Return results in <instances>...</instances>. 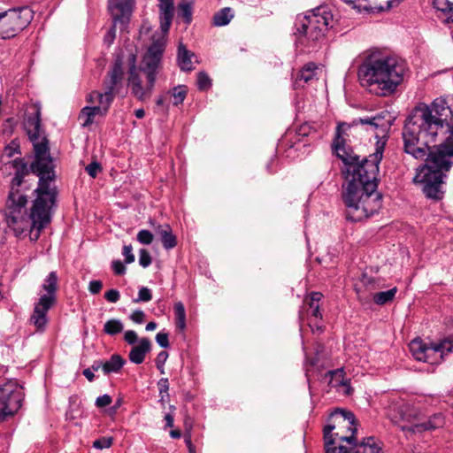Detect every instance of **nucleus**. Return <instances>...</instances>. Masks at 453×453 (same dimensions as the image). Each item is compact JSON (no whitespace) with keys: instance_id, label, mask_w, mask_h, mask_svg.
I'll return each instance as SVG.
<instances>
[{"instance_id":"obj_17","label":"nucleus","mask_w":453,"mask_h":453,"mask_svg":"<svg viewBox=\"0 0 453 453\" xmlns=\"http://www.w3.org/2000/svg\"><path fill=\"white\" fill-rule=\"evenodd\" d=\"M322 298V294L319 292H312L309 296H307L304 300L303 309L305 311H300V319H304V313L308 317V319H314L318 320L322 318V314L319 310V302Z\"/></svg>"},{"instance_id":"obj_57","label":"nucleus","mask_w":453,"mask_h":453,"mask_svg":"<svg viewBox=\"0 0 453 453\" xmlns=\"http://www.w3.org/2000/svg\"><path fill=\"white\" fill-rule=\"evenodd\" d=\"M134 115L138 119H142L144 117V115H145L144 110L143 109H137V110H135Z\"/></svg>"},{"instance_id":"obj_1","label":"nucleus","mask_w":453,"mask_h":453,"mask_svg":"<svg viewBox=\"0 0 453 453\" xmlns=\"http://www.w3.org/2000/svg\"><path fill=\"white\" fill-rule=\"evenodd\" d=\"M24 127L33 143L35 159L30 169L22 158L10 162L14 177L5 203V216L16 236L27 232L30 240L35 242L50 222L56 203L55 165L48 139L42 129L39 108H35L27 116Z\"/></svg>"},{"instance_id":"obj_16","label":"nucleus","mask_w":453,"mask_h":453,"mask_svg":"<svg viewBox=\"0 0 453 453\" xmlns=\"http://www.w3.org/2000/svg\"><path fill=\"white\" fill-rule=\"evenodd\" d=\"M123 69L120 60L115 61L107 77L104 81V90L116 94L123 80Z\"/></svg>"},{"instance_id":"obj_5","label":"nucleus","mask_w":453,"mask_h":453,"mask_svg":"<svg viewBox=\"0 0 453 453\" xmlns=\"http://www.w3.org/2000/svg\"><path fill=\"white\" fill-rule=\"evenodd\" d=\"M407 71L404 60L395 56H371L358 67L360 85L379 96L394 94Z\"/></svg>"},{"instance_id":"obj_8","label":"nucleus","mask_w":453,"mask_h":453,"mask_svg":"<svg viewBox=\"0 0 453 453\" xmlns=\"http://www.w3.org/2000/svg\"><path fill=\"white\" fill-rule=\"evenodd\" d=\"M58 275L51 272L44 280L39 293V299L35 303L30 322L38 329L43 330L48 323L47 313L57 302Z\"/></svg>"},{"instance_id":"obj_50","label":"nucleus","mask_w":453,"mask_h":453,"mask_svg":"<svg viewBox=\"0 0 453 453\" xmlns=\"http://www.w3.org/2000/svg\"><path fill=\"white\" fill-rule=\"evenodd\" d=\"M103 288V283L101 280H91L89 282L88 290L92 294H98Z\"/></svg>"},{"instance_id":"obj_27","label":"nucleus","mask_w":453,"mask_h":453,"mask_svg":"<svg viewBox=\"0 0 453 453\" xmlns=\"http://www.w3.org/2000/svg\"><path fill=\"white\" fill-rule=\"evenodd\" d=\"M194 56L193 53L188 51L183 44H180L178 48V65L183 71H191L193 69L191 58Z\"/></svg>"},{"instance_id":"obj_11","label":"nucleus","mask_w":453,"mask_h":453,"mask_svg":"<svg viewBox=\"0 0 453 453\" xmlns=\"http://www.w3.org/2000/svg\"><path fill=\"white\" fill-rule=\"evenodd\" d=\"M24 399L22 387L13 380L0 386V422L14 416L21 408Z\"/></svg>"},{"instance_id":"obj_24","label":"nucleus","mask_w":453,"mask_h":453,"mask_svg":"<svg viewBox=\"0 0 453 453\" xmlns=\"http://www.w3.org/2000/svg\"><path fill=\"white\" fill-rule=\"evenodd\" d=\"M105 114L98 106H85L81 109L79 119L82 120L83 127H88L94 122L96 115L104 116Z\"/></svg>"},{"instance_id":"obj_46","label":"nucleus","mask_w":453,"mask_h":453,"mask_svg":"<svg viewBox=\"0 0 453 453\" xmlns=\"http://www.w3.org/2000/svg\"><path fill=\"white\" fill-rule=\"evenodd\" d=\"M104 297L110 303H117L120 298V294L117 289H111L105 292Z\"/></svg>"},{"instance_id":"obj_54","label":"nucleus","mask_w":453,"mask_h":453,"mask_svg":"<svg viewBox=\"0 0 453 453\" xmlns=\"http://www.w3.org/2000/svg\"><path fill=\"white\" fill-rule=\"evenodd\" d=\"M82 374L87 378L88 381H93L95 379L94 372L90 368L83 370Z\"/></svg>"},{"instance_id":"obj_34","label":"nucleus","mask_w":453,"mask_h":453,"mask_svg":"<svg viewBox=\"0 0 453 453\" xmlns=\"http://www.w3.org/2000/svg\"><path fill=\"white\" fill-rule=\"evenodd\" d=\"M180 14L184 19L187 24H189L192 19V5L190 3H182L179 6Z\"/></svg>"},{"instance_id":"obj_14","label":"nucleus","mask_w":453,"mask_h":453,"mask_svg":"<svg viewBox=\"0 0 453 453\" xmlns=\"http://www.w3.org/2000/svg\"><path fill=\"white\" fill-rule=\"evenodd\" d=\"M134 0H110L109 9L111 12L114 23L118 21L127 23L133 12Z\"/></svg>"},{"instance_id":"obj_19","label":"nucleus","mask_w":453,"mask_h":453,"mask_svg":"<svg viewBox=\"0 0 453 453\" xmlns=\"http://www.w3.org/2000/svg\"><path fill=\"white\" fill-rule=\"evenodd\" d=\"M114 94L105 90H104L103 93L98 91H92L88 94L87 101L91 104L98 106L103 111L107 113L111 103L114 100Z\"/></svg>"},{"instance_id":"obj_22","label":"nucleus","mask_w":453,"mask_h":453,"mask_svg":"<svg viewBox=\"0 0 453 453\" xmlns=\"http://www.w3.org/2000/svg\"><path fill=\"white\" fill-rule=\"evenodd\" d=\"M155 230L159 234L165 250H171L176 246V237L173 234L172 228L168 224L157 225Z\"/></svg>"},{"instance_id":"obj_28","label":"nucleus","mask_w":453,"mask_h":453,"mask_svg":"<svg viewBox=\"0 0 453 453\" xmlns=\"http://www.w3.org/2000/svg\"><path fill=\"white\" fill-rule=\"evenodd\" d=\"M234 18V12L231 8L226 7L215 13L213 17V24L217 27L227 25Z\"/></svg>"},{"instance_id":"obj_37","label":"nucleus","mask_w":453,"mask_h":453,"mask_svg":"<svg viewBox=\"0 0 453 453\" xmlns=\"http://www.w3.org/2000/svg\"><path fill=\"white\" fill-rule=\"evenodd\" d=\"M113 443V438L109 436V437H101L97 440H96L94 442H93V447L95 449H109L110 447H111Z\"/></svg>"},{"instance_id":"obj_32","label":"nucleus","mask_w":453,"mask_h":453,"mask_svg":"<svg viewBox=\"0 0 453 453\" xmlns=\"http://www.w3.org/2000/svg\"><path fill=\"white\" fill-rule=\"evenodd\" d=\"M158 390H159V403L165 406V403L169 402L170 396L168 394L169 390V383L168 379L162 378L157 382Z\"/></svg>"},{"instance_id":"obj_13","label":"nucleus","mask_w":453,"mask_h":453,"mask_svg":"<svg viewBox=\"0 0 453 453\" xmlns=\"http://www.w3.org/2000/svg\"><path fill=\"white\" fill-rule=\"evenodd\" d=\"M361 124L370 126V129L373 130L375 136H384L391 127V116L386 111H380L372 117L360 118L357 120Z\"/></svg>"},{"instance_id":"obj_59","label":"nucleus","mask_w":453,"mask_h":453,"mask_svg":"<svg viewBox=\"0 0 453 453\" xmlns=\"http://www.w3.org/2000/svg\"><path fill=\"white\" fill-rule=\"evenodd\" d=\"M165 96H160L157 100V105L158 106H164L165 103Z\"/></svg>"},{"instance_id":"obj_47","label":"nucleus","mask_w":453,"mask_h":453,"mask_svg":"<svg viewBox=\"0 0 453 453\" xmlns=\"http://www.w3.org/2000/svg\"><path fill=\"white\" fill-rule=\"evenodd\" d=\"M130 319L134 323L142 324L145 319V313L142 310H136L130 315Z\"/></svg>"},{"instance_id":"obj_4","label":"nucleus","mask_w":453,"mask_h":453,"mask_svg":"<svg viewBox=\"0 0 453 453\" xmlns=\"http://www.w3.org/2000/svg\"><path fill=\"white\" fill-rule=\"evenodd\" d=\"M160 32L156 33L152 43L142 58L140 70L135 65V56L129 58L128 86L133 95L140 101L149 98L153 90L157 71L165 50V36L173 17V0H159Z\"/></svg>"},{"instance_id":"obj_6","label":"nucleus","mask_w":453,"mask_h":453,"mask_svg":"<svg viewBox=\"0 0 453 453\" xmlns=\"http://www.w3.org/2000/svg\"><path fill=\"white\" fill-rule=\"evenodd\" d=\"M334 25V15L327 5L298 15L295 23L296 42L304 48L313 49L324 40L325 32Z\"/></svg>"},{"instance_id":"obj_9","label":"nucleus","mask_w":453,"mask_h":453,"mask_svg":"<svg viewBox=\"0 0 453 453\" xmlns=\"http://www.w3.org/2000/svg\"><path fill=\"white\" fill-rule=\"evenodd\" d=\"M34 17L28 6L0 12V39H11L26 28Z\"/></svg>"},{"instance_id":"obj_3","label":"nucleus","mask_w":453,"mask_h":453,"mask_svg":"<svg viewBox=\"0 0 453 453\" xmlns=\"http://www.w3.org/2000/svg\"><path fill=\"white\" fill-rule=\"evenodd\" d=\"M342 126H338L333 143L336 156L343 162L345 177L342 199L346 217L352 221H361L378 212L382 205L381 195L377 192L379 164L383 157V146H377L368 157H359L345 146L341 134Z\"/></svg>"},{"instance_id":"obj_2","label":"nucleus","mask_w":453,"mask_h":453,"mask_svg":"<svg viewBox=\"0 0 453 453\" xmlns=\"http://www.w3.org/2000/svg\"><path fill=\"white\" fill-rule=\"evenodd\" d=\"M403 139L406 153L417 159L426 156L414 180L424 184L427 197L441 199L443 178L453 165V96L417 108L405 121Z\"/></svg>"},{"instance_id":"obj_18","label":"nucleus","mask_w":453,"mask_h":453,"mask_svg":"<svg viewBox=\"0 0 453 453\" xmlns=\"http://www.w3.org/2000/svg\"><path fill=\"white\" fill-rule=\"evenodd\" d=\"M151 342L148 338H141L138 345L133 346L128 358L130 362L140 365L145 360L146 354L150 351Z\"/></svg>"},{"instance_id":"obj_26","label":"nucleus","mask_w":453,"mask_h":453,"mask_svg":"<svg viewBox=\"0 0 453 453\" xmlns=\"http://www.w3.org/2000/svg\"><path fill=\"white\" fill-rule=\"evenodd\" d=\"M434 7L444 16V22L453 23V0H434Z\"/></svg>"},{"instance_id":"obj_44","label":"nucleus","mask_w":453,"mask_h":453,"mask_svg":"<svg viewBox=\"0 0 453 453\" xmlns=\"http://www.w3.org/2000/svg\"><path fill=\"white\" fill-rule=\"evenodd\" d=\"M111 397L105 394L96 398V405L98 408L106 407L111 403Z\"/></svg>"},{"instance_id":"obj_29","label":"nucleus","mask_w":453,"mask_h":453,"mask_svg":"<svg viewBox=\"0 0 453 453\" xmlns=\"http://www.w3.org/2000/svg\"><path fill=\"white\" fill-rule=\"evenodd\" d=\"M396 292V287H394L387 291L377 292L373 295V301L379 305H384L393 301Z\"/></svg>"},{"instance_id":"obj_52","label":"nucleus","mask_w":453,"mask_h":453,"mask_svg":"<svg viewBox=\"0 0 453 453\" xmlns=\"http://www.w3.org/2000/svg\"><path fill=\"white\" fill-rule=\"evenodd\" d=\"M115 38V27H111L104 36V42L111 44Z\"/></svg>"},{"instance_id":"obj_30","label":"nucleus","mask_w":453,"mask_h":453,"mask_svg":"<svg viewBox=\"0 0 453 453\" xmlns=\"http://www.w3.org/2000/svg\"><path fill=\"white\" fill-rule=\"evenodd\" d=\"M174 313L176 317V326L180 331L186 328V311L185 307L181 302H177L174 304Z\"/></svg>"},{"instance_id":"obj_25","label":"nucleus","mask_w":453,"mask_h":453,"mask_svg":"<svg viewBox=\"0 0 453 453\" xmlns=\"http://www.w3.org/2000/svg\"><path fill=\"white\" fill-rule=\"evenodd\" d=\"M125 364L126 360L120 355L113 354L109 360L104 362V373L105 375L111 372L117 373L122 369Z\"/></svg>"},{"instance_id":"obj_53","label":"nucleus","mask_w":453,"mask_h":453,"mask_svg":"<svg viewBox=\"0 0 453 453\" xmlns=\"http://www.w3.org/2000/svg\"><path fill=\"white\" fill-rule=\"evenodd\" d=\"M90 369L93 372H97L98 370L102 369L104 372V361L102 360H95L90 367Z\"/></svg>"},{"instance_id":"obj_41","label":"nucleus","mask_w":453,"mask_h":453,"mask_svg":"<svg viewBox=\"0 0 453 453\" xmlns=\"http://www.w3.org/2000/svg\"><path fill=\"white\" fill-rule=\"evenodd\" d=\"M85 170L89 176L96 178L97 173L101 172L102 167L97 162H91L86 166Z\"/></svg>"},{"instance_id":"obj_21","label":"nucleus","mask_w":453,"mask_h":453,"mask_svg":"<svg viewBox=\"0 0 453 453\" xmlns=\"http://www.w3.org/2000/svg\"><path fill=\"white\" fill-rule=\"evenodd\" d=\"M349 453H382L381 448L373 437L365 439L359 443L349 446Z\"/></svg>"},{"instance_id":"obj_12","label":"nucleus","mask_w":453,"mask_h":453,"mask_svg":"<svg viewBox=\"0 0 453 453\" xmlns=\"http://www.w3.org/2000/svg\"><path fill=\"white\" fill-rule=\"evenodd\" d=\"M420 414L419 410L413 403L402 398L392 399L387 408L389 419L401 427L403 426L402 423L413 426L418 420Z\"/></svg>"},{"instance_id":"obj_45","label":"nucleus","mask_w":453,"mask_h":453,"mask_svg":"<svg viewBox=\"0 0 453 453\" xmlns=\"http://www.w3.org/2000/svg\"><path fill=\"white\" fill-rule=\"evenodd\" d=\"M156 342L162 348H167L169 346L168 334L159 332L156 335Z\"/></svg>"},{"instance_id":"obj_56","label":"nucleus","mask_w":453,"mask_h":453,"mask_svg":"<svg viewBox=\"0 0 453 453\" xmlns=\"http://www.w3.org/2000/svg\"><path fill=\"white\" fill-rule=\"evenodd\" d=\"M157 328V323L154 322V321H151V322H149L147 325H146V330L147 331H153Z\"/></svg>"},{"instance_id":"obj_23","label":"nucleus","mask_w":453,"mask_h":453,"mask_svg":"<svg viewBox=\"0 0 453 453\" xmlns=\"http://www.w3.org/2000/svg\"><path fill=\"white\" fill-rule=\"evenodd\" d=\"M328 374L331 376L330 384L334 388H339L343 389V393L345 395H350L351 394V388L349 384L344 380L343 375L344 372L343 369H336L334 371H329Z\"/></svg>"},{"instance_id":"obj_62","label":"nucleus","mask_w":453,"mask_h":453,"mask_svg":"<svg viewBox=\"0 0 453 453\" xmlns=\"http://www.w3.org/2000/svg\"><path fill=\"white\" fill-rule=\"evenodd\" d=\"M143 31H146V33H148V32H149V27H146L143 25V26H142V33Z\"/></svg>"},{"instance_id":"obj_39","label":"nucleus","mask_w":453,"mask_h":453,"mask_svg":"<svg viewBox=\"0 0 453 453\" xmlns=\"http://www.w3.org/2000/svg\"><path fill=\"white\" fill-rule=\"evenodd\" d=\"M152 262V258L149 251L145 249H142L139 251V264L143 268L148 267L150 265Z\"/></svg>"},{"instance_id":"obj_35","label":"nucleus","mask_w":453,"mask_h":453,"mask_svg":"<svg viewBox=\"0 0 453 453\" xmlns=\"http://www.w3.org/2000/svg\"><path fill=\"white\" fill-rule=\"evenodd\" d=\"M211 86V81L208 74L204 72H200L197 75V87L200 90H207Z\"/></svg>"},{"instance_id":"obj_15","label":"nucleus","mask_w":453,"mask_h":453,"mask_svg":"<svg viewBox=\"0 0 453 453\" xmlns=\"http://www.w3.org/2000/svg\"><path fill=\"white\" fill-rule=\"evenodd\" d=\"M445 419L441 413H435L428 418L426 421L418 420L413 426H403L402 430L409 431L411 433H423L426 431H434L444 426Z\"/></svg>"},{"instance_id":"obj_31","label":"nucleus","mask_w":453,"mask_h":453,"mask_svg":"<svg viewBox=\"0 0 453 453\" xmlns=\"http://www.w3.org/2000/svg\"><path fill=\"white\" fill-rule=\"evenodd\" d=\"M124 329V325L119 319H111L105 322L104 331L105 334L114 335L121 333Z\"/></svg>"},{"instance_id":"obj_60","label":"nucleus","mask_w":453,"mask_h":453,"mask_svg":"<svg viewBox=\"0 0 453 453\" xmlns=\"http://www.w3.org/2000/svg\"><path fill=\"white\" fill-rule=\"evenodd\" d=\"M186 442H187V444H188V446L189 452H190V453H194V448H193V445H192V443H191L190 439H187V440H186Z\"/></svg>"},{"instance_id":"obj_61","label":"nucleus","mask_w":453,"mask_h":453,"mask_svg":"<svg viewBox=\"0 0 453 453\" xmlns=\"http://www.w3.org/2000/svg\"><path fill=\"white\" fill-rule=\"evenodd\" d=\"M5 153L8 155V156H12V148L11 147H6L5 148Z\"/></svg>"},{"instance_id":"obj_20","label":"nucleus","mask_w":453,"mask_h":453,"mask_svg":"<svg viewBox=\"0 0 453 453\" xmlns=\"http://www.w3.org/2000/svg\"><path fill=\"white\" fill-rule=\"evenodd\" d=\"M318 66L314 63L306 64L303 69L298 73L297 77L294 81V88L303 87L304 84L316 79Z\"/></svg>"},{"instance_id":"obj_36","label":"nucleus","mask_w":453,"mask_h":453,"mask_svg":"<svg viewBox=\"0 0 453 453\" xmlns=\"http://www.w3.org/2000/svg\"><path fill=\"white\" fill-rule=\"evenodd\" d=\"M137 241L143 245H149L153 242L154 235L146 229L140 230L136 235Z\"/></svg>"},{"instance_id":"obj_42","label":"nucleus","mask_w":453,"mask_h":453,"mask_svg":"<svg viewBox=\"0 0 453 453\" xmlns=\"http://www.w3.org/2000/svg\"><path fill=\"white\" fill-rule=\"evenodd\" d=\"M122 255L125 257V262L127 264H131L134 261L132 245H125L122 250Z\"/></svg>"},{"instance_id":"obj_43","label":"nucleus","mask_w":453,"mask_h":453,"mask_svg":"<svg viewBox=\"0 0 453 453\" xmlns=\"http://www.w3.org/2000/svg\"><path fill=\"white\" fill-rule=\"evenodd\" d=\"M111 268L115 274L117 275H123L126 273V266L120 260H114L111 263Z\"/></svg>"},{"instance_id":"obj_49","label":"nucleus","mask_w":453,"mask_h":453,"mask_svg":"<svg viewBox=\"0 0 453 453\" xmlns=\"http://www.w3.org/2000/svg\"><path fill=\"white\" fill-rule=\"evenodd\" d=\"M124 340L128 344H134L138 341L137 334L133 330H127L124 334Z\"/></svg>"},{"instance_id":"obj_51","label":"nucleus","mask_w":453,"mask_h":453,"mask_svg":"<svg viewBox=\"0 0 453 453\" xmlns=\"http://www.w3.org/2000/svg\"><path fill=\"white\" fill-rule=\"evenodd\" d=\"M309 319V326L311 327L312 332L319 331L320 332L322 330V326L318 323L317 320L314 319Z\"/></svg>"},{"instance_id":"obj_10","label":"nucleus","mask_w":453,"mask_h":453,"mask_svg":"<svg viewBox=\"0 0 453 453\" xmlns=\"http://www.w3.org/2000/svg\"><path fill=\"white\" fill-rule=\"evenodd\" d=\"M409 348L416 360L434 365L440 363L445 354L453 350V343L443 341L428 345L420 339H414L410 342Z\"/></svg>"},{"instance_id":"obj_48","label":"nucleus","mask_w":453,"mask_h":453,"mask_svg":"<svg viewBox=\"0 0 453 453\" xmlns=\"http://www.w3.org/2000/svg\"><path fill=\"white\" fill-rule=\"evenodd\" d=\"M316 130L310 124H303L298 130V134L302 136H309L315 133Z\"/></svg>"},{"instance_id":"obj_40","label":"nucleus","mask_w":453,"mask_h":453,"mask_svg":"<svg viewBox=\"0 0 453 453\" xmlns=\"http://www.w3.org/2000/svg\"><path fill=\"white\" fill-rule=\"evenodd\" d=\"M168 358V353L165 350L159 352L156 357V366L161 373H165L164 365Z\"/></svg>"},{"instance_id":"obj_7","label":"nucleus","mask_w":453,"mask_h":453,"mask_svg":"<svg viewBox=\"0 0 453 453\" xmlns=\"http://www.w3.org/2000/svg\"><path fill=\"white\" fill-rule=\"evenodd\" d=\"M333 424L324 427L326 453H349L357 432L356 419L352 412L336 409L330 416Z\"/></svg>"},{"instance_id":"obj_38","label":"nucleus","mask_w":453,"mask_h":453,"mask_svg":"<svg viewBox=\"0 0 453 453\" xmlns=\"http://www.w3.org/2000/svg\"><path fill=\"white\" fill-rule=\"evenodd\" d=\"M152 299L151 290L147 287H142L138 292V297L134 300V303L149 302Z\"/></svg>"},{"instance_id":"obj_58","label":"nucleus","mask_w":453,"mask_h":453,"mask_svg":"<svg viewBox=\"0 0 453 453\" xmlns=\"http://www.w3.org/2000/svg\"><path fill=\"white\" fill-rule=\"evenodd\" d=\"M170 435L173 439H178V438H180L181 436V434H180V432L179 430H172L170 432Z\"/></svg>"},{"instance_id":"obj_33","label":"nucleus","mask_w":453,"mask_h":453,"mask_svg":"<svg viewBox=\"0 0 453 453\" xmlns=\"http://www.w3.org/2000/svg\"><path fill=\"white\" fill-rule=\"evenodd\" d=\"M171 94L172 96L173 97V104L174 105H179L182 104L187 96V88L184 86H177L173 88Z\"/></svg>"},{"instance_id":"obj_55","label":"nucleus","mask_w":453,"mask_h":453,"mask_svg":"<svg viewBox=\"0 0 453 453\" xmlns=\"http://www.w3.org/2000/svg\"><path fill=\"white\" fill-rule=\"evenodd\" d=\"M165 426L166 427H173V417L171 414H169V413L165 414Z\"/></svg>"}]
</instances>
